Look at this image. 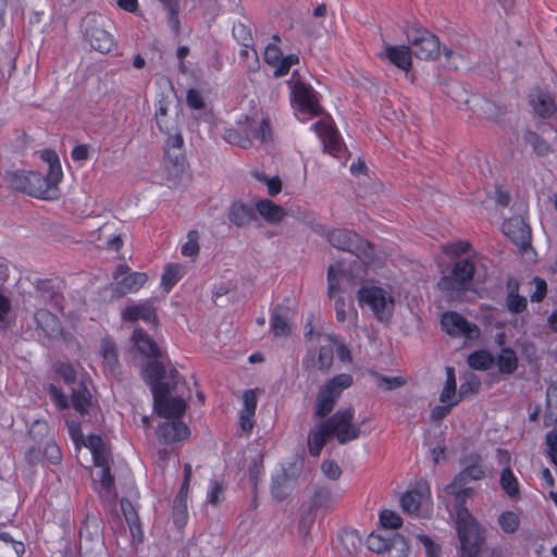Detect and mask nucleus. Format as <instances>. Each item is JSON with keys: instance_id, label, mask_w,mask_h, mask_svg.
<instances>
[{"instance_id": "obj_1", "label": "nucleus", "mask_w": 557, "mask_h": 557, "mask_svg": "<svg viewBox=\"0 0 557 557\" xmlns=\"http://www.w3.org/2000/svg\"><path fill=\"white\" fill-rule=\"evenodd\" d=\"M143 376L151 388L153 409L158 416L180 420L186 411V403L181 397L170 395L177 386V370L174 367L166 368L161 361H148L143 368Z\"/></svg>"}, {"instance_id": "obj_2", "label": "nucleus", "mask_w": 557, "mask_h": 557, "mask_svg": "<svg viewBox=\"0 0 557 557\" xmlns=\"http://www.w3.org/2000/svg\"><path fill=\"white\" fill-rule=\"evenodd\" d=\"M354 383L352 376L348 373H342L327 380L317 394L314 404V417L323 419L334 409L342 393Z\"/></svg>"}, {"instance_id": "obj_3", "label": "nucleus", "mask_w": 557, "mask_h": 557, "mask_svg": "<svg viewBox=\"0 0 557 557\" xmlns=\"http://www.w3.org/2000/svg\"><path fill=\"white\" fill-rule=\"evenodd\" d=\"M405 34L412 53L421 60H435L441 53V42L436 35L431 33L429 29L413 23L405 25Z\"/></svg>"}, {"instance_id": "obj_4", "label": "nucleus", "mask_w": 557, "mask_h": 557, "mask_svg": "<svg viewBox=\"0 0 557 557\" xmlns=\"http://www.w3.org/2000/svg\"><path fill=\"white\" fill-rule=\"evenodd\" d=\"M461 515L463 518L456 520L460 557H476L485 541L484 529L472 515Z\"/></svg>"}, {"instance_id": "obj_5", "label": "nucleus", "mask_w": 557, "mask_h": 557, "mask_svg": "<svg viewBox=\"0 0 557 557\" xmlns=\"http://www.w3.org/2000/svg\"><path fill=\"white\" fill-rule=\"evenodd\" d=\"M327 240L333 247L348 251L363 262L372 260L374 253L372 245L352 231L345 228L334 230L327 234Z\"/></svg>"}, {"instance_id": "obj_6", "label": "nucleus", "mask_w": 557, "mask_h": 557, "mask_svg": "<svg viewBox=\"0 0 557 557\" xmlns=\"http://www.w3.org/2000/svg\"><path fill=\"white\" fill-rule=\"evenodd\" d=\"M355 409L348 407L339 409L324 420L332 437H335L341 445L357 440L360 434V425L354 423Z\"/></svg>"}, {"instance_id": "obj_7", "label": "nucleus", "mask_w": 557, "mask_h": 557, "mask_svg": "<svg viewBox=\"0 0 557 557\" xmlns=\"http://www.w3.org/2000/svg\"><path fill=\"white\" fill-rule=\"evenodd\" d=\"M357 299L359 306H369L377 320L386 321L391 318L394 299L382 287L363 286L358 290Z\"/></svg>"}, {"instance_id": "obj_8", "label": "nucleus", "mask_w": 557, "mask_h": 557, "mask_svg": "<svg viewBox=\"0 0 557 557\" xmlns=\"http://www.w3.org/2000/svg\"><path fill=\"white\" fill-rule=\"evenodd\" d=\"M9 186L32 197L48 199L44 175L34 171H14L5 174Z\"/></svg>"}, {"instance_id": "obj_9", "label": "nucleus", "mask_w": 557, "mask_h": 557, "mask_svg": "<svg viewBox=\"0 0 557 557\" xmlns=\"http://www.w3.org/2000/svg\"><path fill=\"white\" fill-rule=\"evenodd\" d=\"M367 546L377 554H386V557H405L409 549L404 536L387 533H371L367 539Z\"/></svg>"}, {"instance_id": "obj_10", "label": "nucleus", "mask_w": 557, "mask_h": 557, "mask_svg": "<svg viewBox=\"0 0 557 557\" xmlns=\"http://www.w3.org/2000/svg\"><path fill=\"white\" fill-rule=\"evenodd\" d=\"M474 263L469 259L457 260L448 275L441 277L437 287L443 292L465 289L474 275Z\"/></svg>"}, {"instance_id": "obj_11", "label": "nucleus", "mask_w": 557, "mask_h": 557, "mask_svg": "<svg viewBox=\"0 0 557 557\" xmlns=\"http://www.w3.org/2000/svg\"><path fill=\"white\" fill-rule=\"evenodd\" d=\"M84 35L90 47L101 53H108L114 47L113 36L96 18L84 20Z\"/></svg>"}, {"instance_id": "obj_12", "label": "nucleus", "mask_w": 557, "mask_h": 557, "mask_svg": "<svg viewBox=\"0 0 557 557\" xmlns=\"http://www.w3.org/2000/svg\"><path fill=\"white\" fill-rule=\"evenodd\" d=\"M463 468L455 475L454 482L458 485L471 486V482L481 481L486 476V468L479 454H469L462 457Z\"/></svg>"}, {"instance_id": "obj_13", "label": "nucleus", "mask_w": 557, "mask_h": 557, "mask_svg": "<svg viewBox=\"0 0 557 557\" xmlns=\"http://www.w3.org/2000/svg\"><path fill=\"white\" fill-rule=\"evenodd\" d=\"M503 233L521 250L531 247V228L522 216L509 218L503 223Z\"/></svg>"}, {"instance_id": "obj_14", "label": "nucleus", "mask_w": 557, "mask_h": 557, "mask_svg": "<svg viewBox=\"0 0 557 557\" xmlns=\"http://www.w3.org/2000/svg\"><path fill=\"white\" fill-rule=\"evenodd\" d=\"M441 324L444 331L450 335H465L473 338L479 334V327L469 323L457 312H446L442 315Z\"/></svg>"}, {"instance_id": "obj_15", "label": "nucleus", "mask_w": 557, "mask_h": 557, "mask_svg": "<svg viewBox=\"0 0 557 557\" xmlns=\"http://www.w3.org/2000/svg\"><path fill=\"white\" fill-rule=\"evenodd\" d=\"M156 434L160 443L170 445L186 440L190 431L180 420H172L159 424Z\"/></svg>"}, {"instance_id": "obj_16", "label": "nucleus", "mask_w": 557, "mask_h": 557, "mask_svg": "<svg viewBox=\"0 0 557 557\" xmlns=\"http://www.w3.org/2000/svg\"><path fill=\"white\" fill-rule=\"evenodd\" d=\"M121 317L125 322L143 320L147 323H157V312L151 299L127 306L122 311Z\"/></svg>"}, {"instance_id": "obj_17", "label": "nucleus", "mask_w": 557, "mask_h": 557, "mask_svg": "<svg viewBox=\"0 0 557 557\" xmlns=\"http://www.w3.org/2000/svg\"><path fill=\"white\" fill-rule=\"evenodd\" d=\"M133 347L144 357L150 358V361H161L162 352L157 343L141 329L136 327L132 335Z\"/></svg>"}, {"instance_id": "obj_18", "label": "nucleus", "mask_w": 557, "mask_h": 557, "mask_svg": "<svg viewBox=\"0 0 557 557\" xmlns=\"http://www.w3.org/2000/svg\"><path fill=\"white\" fill-rule=\"evenodd\" d=\"M467 103L474 113L490 121H497L506 113L505 107H502L483 96H472L470 100H467Z\"/></svg>"}, {"instance_id": "obj_19", "label": "nucleus", "mask_w": 557, "mask_h": 557, "mask_svg": "<svg viewBox=\"0 0 557 557\" xmlns=\"http://www.w3.org/2000/svg\"><path fill=\"white\" fill-rule=\"evenodd\" d=\"M528 98L533 111L542 119L552 117L556 111V104L550 94L540 87L531 89Z\"/></svg>"}, {"instance_id": "obj_20", "label": "nucleus", "mask_w": 557, "mask_h": 557, "mask_svg": "<svg viewBox=\"0 0 557 557\" xmlns=\"http://www.w3.org/2000/svg\"><path fill=\"white\" fill-rule=\"evenodd\" d=\"M293 96L296 103L302 110L315 115L320 113L317 95L311 86L300 81L295 82L293 85Z\"/></svg>"}, {"instance_id": "obj_21", "label": "nucleus", "mask_w": 557, "mask_h": 557, "mask_svg": "<svg viewBox=\"0 0 557 557\" xmlns=\"http://www.w3.org/2000/svg\"><path fill=\"white\" fill-rule=\"evenodd\" d=\"M445 493L454 498V509L456 510V520L463 518L461 513L471 515L466 508V503L471 498L475 490L472 486L458 485L456 482L447 484L444 488Z\"/></svg>"}, {"instance_id": "obj_22", "label": "nucleus", "mask_w": 557, "mask_h": 557, "mask_svg": "<svg viewBox=\"0 0 557 557\" xmlns=\"http://www.w3.org/2000/svg\"><path fill=\"white\" fill-rule=\"evenodd\" d=\"M35 289L44 304H49L52 308L60 311L63 309L64 297L61 288L51 280H38Z\"/></svg>"}, {"instance_id": "obj_23", "label": "nucleus", "mask_w": 557, "mask_h": 557, "mask_svg": "<svg viewBox=\"0 0 557 557\" xmlns=\"http://www.w3.org/2000/svg\"><path fill=\"white\" fill-rule=\"evenodd\" d=\"M100 355L103 359L106 370L114 377L121 374V364L119 361L117 347L111 337H104L100 345Z\"/></svg>"}, {"instance_id": "obj_24", "label": "nucleus", "mask_w": 557, "mask_h": 557, "mask_svg": "<svg viewBox=\"0 0 557 557\" xmlns=\"http://www.w3.org/2000/svg\"><path fill=\"white\" fill-rule=\"evenodd\" d=\"M331 437H332V435H331L329 428L325 424L324 420L317 423L308 432L307 445H308L309 454L312 457L320 456L326 441Z\"/></svg>"}, {"instance_id": "obj_25", "label": "nucleus", "mask_w": 557, "mask_h": 557, "mask_svg": "<svg viewBox=\"0 0 557 557\" xmlns=\"http://www.w3.org/2000/svg\"><path fill=\"white\" fill-rule=\"evenodd\" d=\"M314 128L323 141L324 149L331 154L337 157L342 151V141L336 129L324 122H317Z\"/></svg>"}, {"instance_id": "obj_26", "label": "nucleus", "mask_w": 557, "mask_h": 557, "mask_svg": "<svg viewBox=\"0 0 557 557\" xmlns=\"http://www.w3.org/2000/svg\"><path fill=\"white\" fill-rule=\"evenodd\" d=\"M148 276L141 272H133L115 282L112 287L113 295L122 297L129 293H136L147 282Z\"/></svg>"}, {"instance_id": "obj_27", "label": "nucleus", "mask_w": 557, "mask_h": 557, "mask_svg": "<svg viewBox=\"0 0 557 557\" xmlns=\"http://www.w3.org/2000/svg\"><path fill=\"white\" fill-rule=\"evenodd\" d=\"M292 311L287 306L276 305L271 314V331L276 337L287 336L290 333L289 320Z\"/></svg>"}, {"instance_id": "obj_28", "label": "nucleus", "mask_w": 557, "mask_h": 557, "mask_svg": "<svg viewBox=\"0 0 557 557\" xmlns=\"http://www.w3.org/2000/svg\"><path fill=\"white\" fill-rule=\"evenodd\" d=\"M227 216L231 223L237 227H243L256 220L257 213L253 207L242 201H235L230 206Z\"/></svg>"}, {"instance_id": "obj_29", "label": "nucleus", "mask_w": 557, "mask_h": 557, "mask_svg": "<svg viewBox=\"0 0 557 557\" xmlns=\"http://www.w3.org/2000/svg\"><path fill=\"white\" fill-rule=\"evenodd\" d=\"M412 51L409 46H388L385 57L391 63L404 71H409L412 65Z\"/></svg>"}, {"instance_id": "obj_30", "label": "nucleus", "mask_w": 557, "mask_h": 557, "mask_svg": "<svg viewBox=\"0 0 557 557\" xmlns=\"http://www.w3.org/2000/svg\"><path fill=\"white\" fill-rule=\"evenodd\" d=\"M255 211L269 224L280 223L284 216V209L270 199H261L256 203Z\"/></svg>"}, {"instance_id": "obj_31", "label": "nucleus", "mask_w": 557, "mask_h": 557, "mask_svg": "<svg viewBox=\"0 0 557 557\" xmlns=\"http://www.w3.org/2000/svg\"><path fill=\"white\" fill-rule=\"evenodd\" d=\"M544 426L557 425V383L552 382L546 389V409L543 418Z\"/></svg>"}, {"instance_id": "obj_32", "label": "nucleus", "mask_w": 557, "mask_h": 557, "mask_svg": "<svg viewBox=\"0 0 557 557\" xmlns=\"http://www.w3.org/2000/svg\"><path fill=\"white\" fill-rule=\"evenodd\" d=\"M495 362L499 372L505 375H510L518 369V357L511 348H503L495 358Z\"/></svg>"}, {"instance_id": "obj_33", "label": "nucleus", "mask_w": 557, "mask_h": 557, "mask_svg": "<svg viewBox=\"0 0 557 557\" xmlns=\"http://www.w3.org/2000/svg\"><path fill=\"white\" fill-rule=\"evenodd\" d=\"M50 158H52L53 164L49 165V171L44 180L47 183V196L48 198H52V194L57 190V185L61 182L63 177L60 160L57 153H50Z\"/></svg>"}, {"instance_id": "obj_34", "label": "nucleus", "mask_w": 557, "mask_h": 557, "mask_svg": "<svg viewBox=\"0 0 557 557\" xmlns=\"http://www.w3.org/2000/svg\"><path fill=\"white\" fill-rule=\"evenodd\" d=\"M91 394L84 383H78L72 391V407L81 414L87 412V407L90 405Z\"/></svg>"}, {"instance_id": "obj_35", "label": "nucleus", "mask_w": 557, "mask_h": 557, "mask_svg": "<svg viewBox=\"0 0 557 557\" xmlns=\"http://www.w3.org/2000/svg\"><path fill=\"white\" fill-rule=\"evenodd\" d=\"M523 139L527 144H529L533 151L539 157H545L552 151L550 145L541 137L536 132L533 131H527L523 135Z\"/></svg>"}, {"instance_id": "obj_36", "label": "nucleus", "mask_w": 557, "mask_h": 557, "mask_svg": "<svg viewBox=\"0 0 557 557\" xmlns=\"http://www.w3.org/2000/svg\"><path fill=\"white\" fill-rule=\"evenodd\" d=\"M168 12V23L171 29L178 35L181 30L180 22V0H158Z\"/></svg>"}, {"instance_id": "obj_37", "label": "nucleus", "mask_w": 557, "mask_h": 557, "mask_svg": "<svg viewBox=\"0 0 557 557\" xmlns=\"http://www.w3.org/2000/svg\"><path fill=\"white\" fill-rule=\"evenodd\" d=\"M494 362L495 358L487 350H478L468 357V363L474 370H488Z\"/></svg>"}, {"instance_id": "obj_38", "label": "nucleus", "mask_w": 557, "mask_h": 557, "mask_svg": "<svg viewBox=\"0 0 557 557\" xmlns=\"http://www.w3.org/2000/svg\"><path fill=\"white\" fill-rule=\"evenodd\" d=\"M508 297L507 308L510 312L520 313L527 308V299L518 294V283H515V288H511V282H508Z\"/></svg>"}, {"instance_id": "obj_39", "label": "nucleus", "mask_w": 557, "mask_h": 557, "mask_svg": "<svg viewBox=\"0 0 557 557\" xmlns=\"http://www.w3.org/2000/svg\"><path fill=\"white\" fill-rule=\"evenodd\" d=\"M233 35L243 47L251 48V52L255 57V62L256 64H258V54L257 51L253 49V39L250 29L243 23H238L233 28Z\"/></svg>"}, {"instance_id": "obj_40", "label": "nucleus", "mask_w": 557, "mask_h": 557, "mask_svg": "<svg viewBox=\"0 0 557 557\" xmlns=\"http://www.w3.org/2000/svg\"><path fill=\"white\" fill-rule=\"evenodd\" d=\"M457 399L456 398V376L455 370L453 367L446 368V382L443 391L440 395V401L443 404L449 403Z\"/></svg>"}, {"instance_id": "obj_41", "label": "nucleus", "mask_w": 557, "mask_h": 557, "mask_svg": "<svg viewBox=\"0 0 557 557\" xmlns=\"http://www.w3.org/2000/svg\"><path fill=\"white\" fill-rule=\"evenodd\" d=\"M334 496L330 488L325 486L318 487L311 499V508L313 509H320V508H330L334 503Z\"/></svg>"}, {"instance_id": "obj_42", "label": "nucleus", "mask_w": 557, "mask_h": 557, "mask_svg": "<svg viewBox=\"0 0 557 557\" xmlns=\"http://www.w3.org/2000/svg\"><path fill=\"white\" fill-rule=\"evenodd\" d=\"M421 494L414 491L406 492L400 498V505L405 512L417 513L421 506Z\"/></svg>"}, {"instance_id": "obj_43", "label": "nucleus", "mask_w": 557, "mask_h": 557, "mask_svg": "<svg viewBox=\"0 0 557 557\" xmlns=\"http://www.w3.org/2000/svg\"><path fill=\"white\" fill-rule=\"evenodd\" d=\"M500 486L508 496L515 497L519 493V484L509 468H506L500 473Z\"/></svg>"}, {"instance_id": "obj_44", "label": "nucleus", "mask_w": 557, "mask_h": 557, "mask_svg": "<svg viewBox=\"0 0 557 557\" xmlns=\"http://www.w3.org/2000/svg\"><path fill=\"white\" fill-rule=\"evenodd\" d=\"M345 273L339 264L330 265L327 270V295L333 298L339 289V280Z\"/></svg>"}, {"instance_id": "obj_45", "label": "nucleus", "mask_w": 557, "mask_h": 557, "mask_svg": "<svg viewBox=\"0 0 557 557\" xmlns=\"http://www.w3.org/2000/svg\"><path fill=\"white\" fill-rule=\"evenodd\" d=\"M182 267L178 264H169L165 267V270L161 277V284L166 289L170 290L181 278Z\"/></svg>"}, {"instance_id": "obj_46", "label": "nucleus", "mask_w": 557, "mask_h": 557, "mask_svg": "<svg viewBox=\"0 0 557 557\" xmlns=\"http://www.w3.org/2000/svg\"><path fill=\"white\" fill-rule=\"evenodd\" d=\"M498 523L505 533L512 534L519 529L520 519L513 511H505L498 517Z\"/></svg>"}, {"instance_id": "obj_47", "label": "nucleus", "mask_w": 557, "mask_h": 557, "mask_svg": "<svg viewBox=\"0 0 557 557\" xmlns=\"http://www.w3.org/2000/svg\"><path fill=\"white\" fill-rule=\"evenodd\" d=\"M223 137L228 144L236 145L243 149H248L252 146L251 140L235 128H225Z\"/></svg>"}, {"instance_id": "obj_48", "label": "nucleus", "mask_w": 557, "mask_h": 557, "mask_svg": "<svg viewBox=\"0 0 557 557\" xmlns=\"http://www.w3.org/2000/svg\"><path fill=\"white\" fill-rule=\"evenodd\" d=\"M334 349L331 345L321 346L318 355V367L322 372H326L333 364Z\"/></svg>"}, {"instance_id": "obj_49", "label": "nucleus", "mask_w": 557, "mask_h": 557, "mask_svg": "<svg viewBox=\"0 0 557 557\" xmlns=\"http://www.w3.org/2000/svg\"><path fill=\"white\" fill-rule=\"evenodd\" d=\"M121 509L123 511L125 520L127 521L131 530L133 531L134 528H139L138 513L135 510L133 504L128 499H125V498L121 499Z\"/></svg>"}, {"instance_id": "obj_50", "label": "nucleus", "mask_w": 557, "mask_h": 557, "mask_svg": "<svg viewBox=\"0 0 557 557\" xmlns=\"http://www.w3.org/2000/svg\"><path fill=\"white\" fill-rule=\"evenodd\" d=\"M380 521L383 528L391 530L398 529L399 527H401L403 523V519L398 513L387 509L381 511Z\"/></svg>"}, {"instance_id": "obj_51", "label": "nucleus", "mask_w": 557, "mask_h": 557, "mask_svg": "<svg viewBox=\"0 0 557 557\" xmlns=\"http://www.w3.org/2000/svg\"><path fill=\"white\" fill-rule=\"evenodd\" d=\"M286 483H287V475L285 473L278 474L275 478L272 479V495L278 499L283 500L287 496L286 491Z\"/></svg>"}, {"instance_id": "obj_52", "label": "nucleus", "mask_w": 557, "mask_h": 557, "mask_svg": "<svg viewBox=\"0 0 557 557\" xmlns=\"http://www.w3.org/2000/svg\"><path fill=\"white\" fill-rule=\"evenodd\" d=\"M173 519L175 524L182 527L187 520V500L174 498L173 502Z\"/></svg>"}, {"instance_id": "obj_53", "label": "nucleus", "mask_w": 557, "mask_h": 557, "mask_svg": "<svg viewBox=\"0 0 557 557\" xmlns=\"http://www.w3.org/2000/svg\"><path fill=\"white\" fill-rule=\"evenodd\" d=\"M49 433L48 423L44 420H36L28 431L29 436L37 443H40Z\"/></svg>"}, {"instance_id": "obj_54", "label": "nucleus", "mask_w": 557, "mask_h": 557, "mask_svg": "<svg viewBox=\"0 0 557 557\" xmlns=\"http://www.w3.org/2000/svg\"><path fill=\"white\" fill-rule=\"evenodd\" d=\"M164 157L176 169L182 170L185 165L186 158L183 149L164 148Z\"/></svg>"}, {"instance_id": "obj_55", "label": "nucleus", "mask_w": 557, "mask_h": 557, "mask_svg": "<svg viewBox=\"0 0 557 557\" xmlns=\"http://www.w3.org/2000/svg\"><path fill=\"white\" fill-rule=\"evenodd\" d=\"M299 62V57L297 54H288L287 57H284L280 59L278 64L276 65V69L274 71V76L281 77L286 75L290 67L294 64H297Z\"/></svg>"}, {"instance_id": "obj_56", "label": "nucleus", "mask_w": 557, "mask_h": 557, "mask_svg": "<svg viewBox=\"0 0 557 557\" xmlns=\"http://www.w3.org/2000/svg\"><path fill=\"white\" fill-rule=\"evenodd\" d=\"M55 372L63 379L66 384H74L76 381V371L72 364L66 362H58L54 366Z\"/></svg>"}, {"instance_id": "obj_57", "label": "nucleus", "mask_w": 557, "mask_h": 557, "mask_svg": "<svg viewBox=\"0 0 557 557\" xmlns=\"http://www.w3.org/2000/svg\"><path fill=\"white\" fill-rule=\"evenodd\" d=\"M198 232L190 231L188 233V242L185 243L182 247V253L186 257H196L199 253V245L198 240Z\"/></svg>"}, {"instance_id": "obj_58", "label": "nucleus", "mask_w": 557, "mask_h": 557, "mask_svg": "<svg viewBox=\"0 0 557 557\" xmlns=\"http://www.w3.org/2000/svg\"><path fill=\"white\" fill-rule=\"evenodd\" d=\"M377 379V385L381 388H384L386 391L396 389L404 385L405 381L400 376H384L381 374H375Z\"/></svg>"}, {"instance_id": "obj_59", "label": "nucleus", "mask_w": 557, "mask_h": 557, "mask_svg": "<svg viewBox=\"0 0 557 557\" xmlns=\"http://www.w3.org/2000/svg\"><path fill=\"white\" fill-rule=\"evenodd\" d=\"M42 454L53 465H58L62 460L61 449L54 442H48Z\"/></svg>"}, {"instance_id": "obj_60", "label": "nucleus", "mask_w": 557, "mask_h": 557, "mask_svg": "<svg viewBox=\"0 0 557 557\" xmlns=\"http://www.w3.org/2000/svg\"><path fill=\"white\" fill-rule=\"evenodd\" d=\"M321 471L326 478L333 481L338 480L342 475L341 467L333 460L323 461L321 465Z\"/></svg>"}, {"instance_id": "obj_61", "label": "nucleus", "mask_w": 557, "mask_h": 557, "mask_svg": "<svg viewBox=\"0 0 557 557\" xmlns=\"http://www.w3.org/2000/svg\"><path fill=\"white\" fill-rule=\"evenodd\" d=\"M547 455L552 462L557 467V432L550 431L545 437Z\"/></svg>"}, {"instance_id": "obj_62", "label": "nucleus", "mask_w": 557, "mask_h": 557, "mask_svg": "<svg viewBox=\"0 0 557 557\" xmlns=\"http://www.w3.org/2000/svg\"><path fill=\"white\" fill-rule=\"evenodd\" d=\"M244 410L248 416H255L257 408V397L252 389L244 392L243 395Z\"/></svg>"}, {"instance_id": "obj_63", "label": "nucleus", "mask_w": 557, "mask_h": 557, "mask_svg": "<svg viewBox=\"0 0 557 557\" xmlns=\"http://www.w3.org/2000/svg\"><path fill=\"white\" fill-rule=\"evenodd\" d=\"M253 137L261 140L268 141L271 139V127L269 120L263 119L259 123L258 127L252 129Z\"/></svg>"}, {"instance_id": "obj_64", "label": "nucleus", "mask_w": 557, "mask_h": 557, "mask_svg": "<svg viewBox=\"0 0 557 557\" xmlns=\"http://www.w3.org/2000/svg\"><path fill=\"white\" fill-rule=\"evenodd\" d=\"M418 540L425 547L428 557H438L441 553V547L435 544L431 537L428 535L420 534L418 535Z\"/></svg>"}]
</instances>
